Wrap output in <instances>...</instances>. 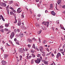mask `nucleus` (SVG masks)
I'll return each instance as SVG.
<instances>
[{
  "label": "nucleus",
  "mask_w": 65,
  "mask_h": 65,
  "mask_svg": "<svg viewBox=\"0 0 65 65\" xmlns=\"http://www.w3.org/2000/svg\"><path fill=\"white\" fill-rule=\"evenodd\" d=\"M10 13L11 15H14V13L12 12H10Z\"/></svg>",
  "instance_id": "f3484780"
},
{
  "label": "nucleus",
  "mask_w": 65,
  "mask_h": 65,
  "mask_svg": "<svg viewBox=\"0 0 65 65\" xmlns=\"http://www.w3.org/2000/svg\"><path fill=\"white\" fill-rule=\"evenodd\" d=\"M3 27V26H0V29H2Z\"/></svg>",
  "instance_id": "f704fd0d"
},
{
  "label": "nucleus",
  "mask_w": 65,
  "mask_h": 65,
  "mask_svg": "<svg viewBox=\"0 0 65 65\" xmlns=\"http://www.w3.org/2000/svg\"><path fill=\"white\" fill-rule=\"evenodd\" d=\"M46 50H47V51H48V52H50V51L49 50H48V48H46Z\"/></svg>",
  "instance_id": "c9c22d12"
},
{
  "label": "nucleus",
  "mask_w": 65,
  "mask_h": 65,
  "mask_svg": "<svg viewBox=\"0 0 65 65\" xmlns=\"http://www.w3.org/2000/svg\"><path fill=\"white\" fill-rule=\"evenodd\" d=\"M19 36H20L21 37H23V36H24V34H22L21 35H19Z\"/></svg>",
  "instance_id": "6ab92c4d"
},
{
  "label": "nucleus",
  "mask_w": 65,
  "mask_h": 65,
  "mask_svg": "<svg viewBox=\"0 0 65 65\" xmlns=\"http://www.w3.org/2000/svg\"><path fill=\"white\" fill-rule=\"evenodd\" d=\"M23 51H22V53H24V52L25 51V50L24 49V48H23Z\"/></svg>",
  "instance_id": "72a5a7b5"
},
{
  "label": "nucleus",
  "mask_w": 65,
  "mask_h": 65,
  "mask_svg": "<svg viewBox=\"0 0 65 65\" xmlns=\"http://www.w3.org/2000/svg\"><path fill=\"white\" fill-rule=\"evenodd\" d=\"M17 23V19H15V21L14 22V24H15V23Z\"/></svg>",
  "instance_id": "cd10ccee"
},
{
  "label": "nucleus",
  "mask_w": 65,
  "mask_h": 65,
  "mask_svg": "<svg viewBox=\"0 0 65 65\" xmlns=\"http://www.w3.org/2000/svg\"><path fill=\"white\" fill-rule=\"evenodd\" d=\"M14 41H17V39H16V38H15L14 39Z\"/></svg>",
  "instance_id": "bf43d9fd"
},
{
  "label": "nucleus",
  "mask_w": 65,
  "mask_h": 65,
  "mask_svg": "<svg viewBox=\"0 0 65 65\" xmlns=\"http://www.w3.org/2000/svg\"><path fill=\"white\" fill-rule=\"evenodd\" d=\"M35 63L37 64H39L40 62V59L39 58H37V60L35 61Z\"/></svg>",
  "instance_id": "f03ea898"
},
{
  "label": "nucleus",
  "mask_w": 65,
  "mask_h": 65,
  "mask_svg": "<svg viewBox=\"0 0 65 65\" xmlns=\"http://www.w3.org/2000/svg\"><path fill=\"white\" fill-rule=\"evenodd\" d=\"M40 60H42V57H41V56H40Z\"/></svg>",
  "instance_id": "c03bdc74"
},
{
  "label": "nucleus",
  "mask_w": 65,
  "mask_h": 65,
  "mask_svg": "<svg viewBox=\"0 0 65 65\" xmlns=\"http://www.w3.org/2000/svg\"><path fill=\"white\" fill-rule=\"evenodd\" d=\"M52 29L53 30V31H54V28L53 27L52 28Z\"/></svg>",
  "instance_id": "3c124183"
},
{
  "label": "nucleus",
  "mask_w": 65,
  "mask_h": 65,
  "mask_svg": "<svg viewBox=\"0 0 65 65\" xmlns=\"http://www.w3.org/2000/svg\"><path fill=\"white\" fill-rule=\"evenodd\" d=\"M25 50L26 51H28V49L26 48H25Z\"/></svg>",
  "instance_id": "37998d69"
},
{
  "label": "nucleus",
  "mask_w": 65,
  "mask_h": 65,
  "mask_svg": "<svg viewBox=\"0 0 65 65\" xmlns=\"http://www.w3.org/2000/svg\"><path fill=\"white\" fill-rule=\"evenodd\" d=\"M36 2H39V0H36Z\"/></svg>",
  "instance_id": "4d7b16f0"
},
{
  "label": "nucleus",
  "mask_w": 65,
  "mask_h": 65,
  "mask_svg": "<svg viewBox=\"0 0 65 65\" xmlns=\"http://www.w3.org/2000/svg\"><path fill=\"white\" fill-rule=\"evenodd\" d=\"M44 63L45 64H46V65H48V61H44Z\"/></svg>",
  "instance_id": "4be33fe9"
},
{
  "label": "nucleus",
  "mask_w": 65,
  "mask_h": 65,
  "mask_svg": "<svg viewBox=\"0 0 65 65\" xmlns=\"http://www.w3.org/2000/svg\"><path fill=\"white\" fill-rule=\"evenodd\" d=\"M43 43H45V41H43Z\"/></svg>",
  "instance_id": "052dcab7"
},
{
  "label": "nucleus",
  "mask_w": 65,
  "mask_h": 65,
  "mask_svg": "<svg viewBox=\"0 0 65 65\" xmlns=\"http://www.w3.org/2000/svg\"><path fill=\"white\" fill-rule=\"evenodd\" d=\"M31 55L32 57H34V58L35 57V55L34 54H32Z\"/></svg>",
  "instance_id": "b1692460"
},
{
  "label": "nucleus",
  "mask_w": 65,
  "mask_h": 65,
  "mask_svg": "<svg viewBox=\"0 0 65 65\" xmlns=\"http://www.w3.org/2000/svg\"><path fill=\"white\" fill-rule=\"evenodd\" d=\"M41 2H42V1H40L39 2L40 4H41Z\"/></svg>",
  "instance_id": "13d9d810"
},
{
  "label": "nucleus",
  "mask_w": 65,
  "mask_h": 65,
  "mask_svg": "<svg viewBox=\"0 0 65 65\" xmlns=\"http://www.w3.org/2000/svg\"><path fill=\"white\" fill-rule=\"evenodd\" d=\"M11 31H8V32L7 33V34H9V33H10Z\"/></svg>",
  "instance_id": "79ce46f5"
},
{
  "label": "nucleus",
  "mask_w": 65,
  "mask_h": 65,
  "mask_svg": "<svg viewBox=\"0 0 65 65\" xmlns=\"http://www.w3.org/2000/svg\"><path fill=\"white\" fill-rule=\"evenodd\" d=\"M35 25L36 26H39V25H38V23H36L35 24Z\"/></svg>",
  "instance_id": "473e14b6"
},
{
  "label": "nucleus",
  "mask_w": 65,
  "mask_h": 65,
  "mask_svg": "<svg viewBox=\"0 0 65 65\" xmlns=\"http://www.w3.org/2000/svg\"><path fill=\"white\" fill-rule=\"evenodd\" d=\"M50 7L51 8H52L53 7V4H51L50 5Z\"/></svg>",
  "instance_id": "2eb2a0df"
},
{
  "label": "nucleus",
  "mask_w": 65,
  "mask_h": 65,
  "mask_svg": "<svg viewBox=\"0 0 65 65\" xmlns=\"http://www.w3.org/2000/svg\"><path fill=\"white\" fill-rule=\"evenodd\" d=\"M20 29L18 28L17 29V31L18 32H20Z\"/></svg>",
  "instance_id": "2f4dec72"
},
{
  "label": "nucleus",
  "mask_w": 65,
  "mask_h": 65,
  "mask_svg": "<svg viewBox=\"0 0 65 65\" xmlns=\"http://www.w3.org/2000/svg\"><path fill=\"white\" fill-rule=\"evenodd\" d=\"M31 56H29V57H28V58H27V59H31Z\"/></svg>",
  "instance_id": "a878e982"
},
{
  "label": "nucleus",
  "mask_w": 65,
  "mask_h": 65,
  "mask_svg": "<svg viewBox=\"0 0 65 65\" xmlns=\"http://www.w3.org/2000/svg\"><path fill=\"white\" fill-rule=\"evenodd\" d=\"M15 43L16 44H18V45H20V44H19V41H16Z\"/></svg>",
  "instance_id": "f8f14e48"
},
{
  "label": "nucleus",
  "mask_w": 65,
  "mask_h": 65,
  "mask_svg": "<svg viewBox=\"0 0 65 65\" xmlns=\"http://www.w3.org/2000/svg\"><path fill=\"white\" fill-rule=\"evenodd\" d=\"M1 6H2L5 7L6 6V5L5 4V3H4L3 2H1Z\"/></svg>",
  "instance_id": "7ed1b4c3"
},
{
  "label": "nucleus",
  "mask_w": 65,
  "mask_h": 65,
  "mask_svg": "<svg viewBox=\"0 0 65 65\" xmlns=\"http://www.w3.org/2000/svg\"><path fill=\"white\" fill-rule=\"evenodd\" d=\"M10 3H11H11H13V1H11L10 2Z\"/></svg>",
  "instance_id": "6e6d98bb"
},
{
  "label": "nucleus",
  "mask_w": 65,
  "mask_h": 65,
  "mask_svg": "<svg viewBox=\"0 0 65 65\" xmlns=\"http://www.w3.org/2000/svg\"><path fill=\"white\" fill-rule=\"evenodd\" d=\"M37 51H39V49H38V48H37Z\"/></svg>",
  "instance_id": "0e129e2a"
},
{
  "label": "nucleus",
  "mask_w": 65,
  "mask_h": 65,
  "mask_svg": "<svg viewBox=\"0 0 65 65\" xmlns=\"http://www.w3.org/2000/svg\"><path fill=\"white\" fill-rule=\"evenodd\" d=\"M27 46H28V47H31V45L30 44L28 45Z\"/></svg>",
  "instance_id": "a19ab883"
},
{
  "label": "nucleus",
  "mask_w": 65,
  "mask_h": 65,
  "mask_svg": "<svg viewBox=\"0 0 65 65\" xmlns=\"http://www.w3.org/2000/svg\"><path fill=\"white\" fill-rule=\"evenodd\" d=\"M32 48H35V44H34L33 45V46H32Z\"/></svg>",
  "instance_id": "c756f323"
},
{
  "label": "nucleus",
  "mask_w": 65,
  "mask_h": 65,
  "mask_svg": "<svg viewBox=\"0 0 65 65\" xmlns=\"http://www.w3.org/2000/svg\"><path fill=\"white\" fill-rule=\"evenodd\" d=\"M7 12L8 13H9V10L8 9L7 11Z\"/></svg>",
  "instance_id": "69168bd1"
},
{
  "label": "nucleus",
  "mask_w": 65,
  "mask_h": 65,
  "mask_svg": "<svg viewBox=\"0 0 65 65\" xmlns=\"http://www.w3.org/2000/svg\"><path fill=\"white\" fill-rule=\"evenodd\" d=\"M23 29H24V30H26V29H27V27H26L25 26H24L23 27Z\"/></svg>",
  "instance_id": "ea45409f"
},
{
  "label": "nucleus",
  "mask_w": 65,
  "mask_h": 65,
  "mask_svg": "<svg viewBox=\"0 0 65 65\" xmlns=\"http://www.w3.org/2000/svg\"><path fill=\"white\" fill-rule=\"evenodd\" d=\"M40 16H41V15H39V14L38 15V17H40Z\"/></svg>",
  "instance_id": "09e8293b"
},
{
  "label": "nucleus",
  "mask_w": 65,
  "mask_h": 65,
  "mask_svg": "<svg viewBox=\"0 0 65 65\" xmlns=\"http://www.w3.org/2000/svg\"><path fill=\"white\" fill-rule=\"evenodd\" d=\"M19 51L20 53H23L22 52V48L19 49Z\"/></svg>",
  "instance_id": "ddd939ff"
},
{
  "label": "nucleus",
  "mask_w": 65,
  "mask_h": 65,
  "mask_svg": "<svg viewBox=\"0 0 65 65\" xmlns=\"http://www.w3.org/2000/svg\"><path fill=\"white\" fill-rule=\"evenodd\" d=\"M9 42H10V43H11V44H13L12 43V41H9Z\"/></svg>",
  "instance_id": "58836bf2"
},
{
  "label": "nucleus",
  "mask_w": 65,
  "mask_h": 65,
  "mask_svg": "<svg viewBox=\"0 0 65 65\" xmlns=\"http://www.w3.org/2000/svg\"><path fill=\"white\" fill-rule=\"evenodd\" d=\"M5 27H8V24L7 23L5 24Z\"/></svg>",
  "instance_id": "a211bd4d"
},
{
  "label": "nucleus",
  "mask_w": 65,
  "mask_h": 65,
  "mask_svg": "<svg viewBox=\"0 0 65 65\" xmlns=\"http://www.w3.org/2000/svg\"><path fill=\"white\" fill-rule=\"evenodd\" d=\"M63 13L65 14V11H63Z\"/></svg>",
  "instance_id": "774afa93"
},
{
  "label": "nucleus",
  "mask_w": 65,
  "mask_h": 65,
  "mask_svg": "<svg viewBox=\"0 0 65 65\" xmlns=\"http://www.w3.org/2000/svg\"><path fill=\"white\" fill-rule=\"evenodd\" d=\"M9 55L8 54H5L4 56V59H6L8 57Z\"/></svg>",
  "instance_id": "0eeeda50"
},
{
  "label": "nucleus",
  "mask_w": 65,
  "mask_h": 65,
  "mask_svg": "<svg viewBox=\"0 0 65 65\" xmlns=\"http://www.w3.org/2000/svg\"><path fill=\"white\" fill-rule=\"evenodd\" d=\"M43 24H44V25H45L46 26V23H45L43 22L42 23Z\"/></svg>",
  "instance_id": "49530a36"
},
{
  "label": "nucleus",
  "mask_w": 65,
  "mask_h": 65,
  "mask_svg": "<svg viewBox=\"0 0 65 65\" xmlns=\"http://www.w3.org/2000/svg\"><path fill=\"white\" fill-rule=\"evenodd\" d=\"M57 3L59 5L60 3H61V0H58L57 2Z\"/></svg>",
  "instance_id": "9b49d317"
},
{
  "label": "nucleus",
  "mask_w": 65,
  "mask_h": 65,
  "mask_svg": "<svg viewBox=\"0 0 65 65\" xmlns=\"http://www.w3.org/2000/svg\"><path fill=\"white\" fill-rule=\"evenodd\" d=\"M51 14H52V15H53L55 16L56 15V13L54 12V11H52L51 12Z\"/></svg>",
  "instance_id": "1a4fd4ad"
},
{
  "label": "nucleus",
  "mask_w": 65,
  "mask_h": 65,
  "mask_svg": "<svg viewBox=\"0 0 65 65\" xmlns=\"http://www.w3.org/2000/svg\"><path fill=\"white\" fill-rule=\"evenodd\" d=\"M24 61H25V62H27V60H26V59H24Z\"/></svg>",
  "instance_id": "338daca9"
},
{
  "label": "nucleus",
  "mask_w": 65,
  "mask_h": 65,
  "mask_svg": "<svg viewBox=\"0 0 65 65\" xmlns=\"http://www.w3.org/2000/svg\"><path fill=\"white\" fill-rule=\"evenodd\" d=\"M40 56H41V55L38 54V55L37 56V57H40Z\"/></svg>",
  "instance_id": "e433bc0d"
},
{
  "label": "nucleus",
  "mask_w": 65,
  "mask_h": 65,
  "mask_svg": "<svg viewBox=\"0 0 65 65\" xmlns=\"http://www.w3.org/2000/svg\"><path fill=\"white\" fill-rule=\"evenodd\" d=\"M65 5H64L62 7V8H65Z\"/></svg>",
  "instance_id": "5fc2aeb1"
},
{
  "label": "nucleus",
  "mask_w": 65,
  "mask_h": 65,
  "mask_svg": "<svg viewBox=\"0 0 65 65\" xmlns=\"http://www.w3.org/2000/svg\"><path fill=\"white\" fill-rule=\"evenodd\" d=\"M48 12V11H47V10H45V13H47V12Z\"/></svg>",
  "instance_id": "de8ad7c7"
},
{
  "label": "nucleus",
  "mask_w": 65,
  "mask_h": 65,
  "mask_svg": "<svg viewBox=\"0 0 65 65\" xmlns=\"http://www.w3.org/2000/svg\"><path fill=\"white\" fill-rule=\"evenodd\" d=\"M51 56H52V57H54V54H53V53L51 54Z\"/></svg>",
  "instance_id": "864d4df0"
},
{
  "label": "nucleus",
  "mask_w": 65,
  "mask_h": 65,
  "mask_svg": "<svg viewBox=\"0 0 65 65\" xmlns=\"http://www.w3.org/2000/svg\"><path fill=\"white\" fill-rule=\"evenodd\" d=\"M39 49L40 51L41 52H42V51H44L43 48L42 46H40L39 47Z\"/></svg>",
  "instance_id": "20e7f679"
},
{
  "label": "nucleus",
  "mask_w": 65,
  "mask_h": 65,
  "mask_svg": "<svg viewBox=\"0 0 65 65\" xmlns=\"http://www.w3.org/2000/svg\"><path fill=\"white\" fill-rule=\"evenodd\" d=\"M44 29L45 30H46L47 29V28H46V27H44Z\"/></svg>",
  "instance_id": "680f3d73"
},
{
  "label": "nucleus",
  "mask_w": 65,
  "mask_h": 65,
  "mask_svg": "<svg viewBox=\"0 0 65 65\" xmlns=\"http://www.w3.org/2000/svg\"><path fill=\"white\" fill-rule=\"evenodd\" d=\"M0 16L1 17V19H2V20H3V21H5V20L4 19V18H3V16H2V15H1Z\"/></svg>",
  "instance_id": "dca6fc26"
},
{
  "label": "nucleus",
  "mask_w": 65,
  "mask_h": 65,
  "mask_svg": "<svg viewBox=\"0 0 65 65\" xmlns=\"http://www.w3.org/2000/svg\"><path fill=\"white\" fill-rule=\"evenodd\" d=\"M3 2H4L5 3H7V1H4V0H3Z\"/></svg>",
  "instance_id": "a18cd8bd"
},
{
  "label": "nucleus",
  "mask_w": 65,
  "mask_h": 65,
  "mask_svg": "<svg viewBox=\"0 0 65 65\" xmlns=\"http://www.w3.org/2000/svg\"><path fill=\"white\" fill-rule=\"evenodd\" d=\"M47 23V27H48V24H49V22H46Z\"/></svg>",
  "instance_id": "aec40b11"
},
{
  "label": "nucleus",
  "mask_w": 65,
  "mask_h": 65,
  "mask_svg": "<svg viewBox=\"0 0 65 65\" xmlns=\"http://www.w3.org/2000/svg\"><path fill=\"white\" fill-rule=\"evenodd\" d=\"M22 16L23 18H24V15H23V14H22Z\"/></svg>",
  "instance_id": "8fccbe9b"
},
{
  "label": "nucleus",
  "mask_w": 65,
  "mask_h": 65,
  "mask_svg": "<svg viewBox=\"0 0 65 65\" xmlns=\"http://www.w3.org/2000/svg\"><path fill=\"white\" fill-rule=\"evenodd\" d=\"M60 56H61V54H60V53H58L56 56L57 58V59H58V58H59V57Z\"/></svg>",
  "instance_id": "39448f33"
},
{
  "label": "nucleus",
  "mask_w": 65,
  "mask_h": 65,
  "mask_svg": "<svg viewBox=\"0 0 65 65\" xmlns=\"http://www.w3.org/2000/svg\"><path fill=\"white\" fill-rule=\"evenodd\" d=\"M51 54H52V52H51L47 54L46 56H48L50 55H51Z\"/></svg>",
  "instance_id": "5701e85b"
},
{
  "label": "nucleus",
  "mask_w": 65,
  "mask_h": 65,
  "mask_svg": "<svg viewBox=\"0 0 65 65\" xmlns=\"http://www.w3.org/2000/svg\"><path fill=\"white\" fill-rule=\"evenodd\" d=\"M7 46H9V44H8V43H7Z\"/></svg>",
  "instance_id": "e2e57ef3"
},
{
  "label": "nucleus",
  "mask_w": 65,
  "mask_h": 65,
  "mask_svg": "<svg viewBox=\"0 0 65 65\" xmlns=\"http://www.w3.org/2000/svg\"><path fill=\"white\" fill-rule=\"evenodd\" d=\"M56 23L57 24H59V20H57L56 21Z\"/></svg>",
  "instance_id": "7c9ffc66"
},
{
  "label": "nucleus",
  "mask_w": 65,
  "mask_h": 65,
  "mask_svg": "<svg viewBox=\"0 0 65 65\" xmlns=\"http://www.w3.org/2000/svg\"><path fill=\"white\" fill-rule=\"evenodd\" d=\"M2 65H4L6 64V62L4 60H2Z\"/></svg>",
  "instance_id": "423d86ee"
},
{
  "label": "nucleus",
  "mask_w": 65,
  "mask_h": 65,
  "mask_svg": "<svg viewBox=\"0 0 65 65\" xmlns=\"http://www.w3.org/2000/svg\"><path fill=\"white\" fill-rule=\"evenodd\" d=\"M21 24L22 23H21V21H18V23L17 25L18 26H20L21 25Z\"/></svg>",
  "instance_id": "9d476101"
},
{
  "label": "nucleus",
  "mask_w": 65,
  "mask_h": 65,
  "mask_svg": "<svg viewBox=\"0 0 65 65\" xmlns=\"http://www.w3.org/2000/svg\"><path fill=\"white\" fill-rule=\"evenodd\" d=\"M14 32H12L11 35L10 36V39H12V38L14 37Z\"/></svg>",
  "instance_id": "f257e3e1"
},
{
  "label": "nucleus",
  "mask_w": 65,
  "mask_h": 65,
  "mask_svg": "<svg viewBox=\"0 0 65 65\" xmlns=\"http://www.w3.org/2000/svg\"><path fill=\"white\" fill-rule=\"evenodd\" d=\"M4 31H8V29H7V28H5L4 29Z\"/></svg>",
  "instance_id": "bb28decb"
},
{
  "label": "nucleus",
  "mask_w": 65,
  "mask_h": 65,
  "mask_svg": "<svg viewBox=\"0 0 65 65\" xmlns=\"http://www.w3.org/2000/svg\"><path fill=\"white\" fill-rule=\"evenodd\" d=\"M34 59H33L32 60H31V64L33 63L34 62Z\"/></svg>",
  "instance_id": "393cba45"
},
{
  "label": "nucleus",
  "mask_w": 65,
  "mask_h": 65,
  "mask_svg": "<svg viewBox=\"0 0 65 65\" xmlns=\"http://www.w3.org/2000/svg\"><path fill=\"white\" fill-rule=\"evenodd\" d=\"M41 30L40 31H38V34H40L41 33Z\"/></svg>",
  "instance_id": "412c9836"
},
{
  "label": "nucleus",
  "mask_w": 65,
  "mask_h": 65,
  "mask_svg": "<svg viewBox=\"0 0 65 65\" xmlns=\"http://www.w3.org/2000/svg\"><path fill=\"white\" fill-rule=\"evenodd\" d=\"M27 41L28 42H32V40L29 39H27Z\"/></svg>",
  "instance_id": "4468645a"
},
{
  "label": "nucleus",
  "mask_w": 65,
  "mask_h": 65,
  "mask_svg": "<svg viewBox=\"0 0 65 65\" xmlns=\"http://www.w3.org/2000/svg\"><path fill=\"white\" fill-rule=\"evenodd\" d=\"M1 31L2 32V33H3L4 32L3 29H2L1 30Z\"/></svg>",
  "instance_id": "4c0bfd02"
},
{
  "label": "nucleus",
  "mask_w": 65,
  "mask_h": 65,
  "mask_svg": "<svg viewBox=\"0 0 65 65\" xmlns=\"http://www.w3.org/2000/svg\"><path fill=\"white\" fill-rule=\"evenodd\" d=\"M39 42L40 43L41 42V41H40L41 40L40 39V38H39Z\"/></svg>",
  "instance_id": "603ef678"
},
{
  "label": "nucleus",
  "mask_w": 65,
  "mask_h": 65,
  "mask_svg": "<svg viewBox=\"0 0 65 65\" xmlns=\"http://www.w3.org/2000/svg\"><path fill=\"white\" fill-rule=\"evenodd\" d=\"M20 9H21V8H19L17 10V12L18 13H19L22 11V10L20 11Z\"/></svg>",
  "instance_id": "6e6552de"
},
{
  "label": "nucleus",
  "mask_w": 65,
  "mask_h": 65,
  "mask_svg": "<svg viewBox=\"0 0 65 65\" xmlns=\"http://www.w3.org/2000/svg\"><path fill=\"white\" fill-rule=\"evenodd\" d=\"M14 32L15 33H16L17 32V30L16 29H15L14 30Z\"/></svg>",
  "instance_id": "c85d7f7f"
}]
</instances>
